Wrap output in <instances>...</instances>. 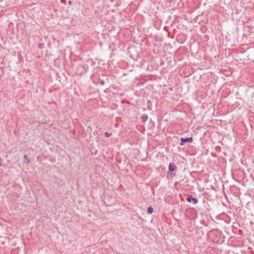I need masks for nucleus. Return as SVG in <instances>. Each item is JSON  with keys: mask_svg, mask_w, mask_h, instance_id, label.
Returning a JSON list of instances; mask_svg holds the SVG:
<instances>
[{"mask_svg": "<svg viewBox=\"0 0 254 254\" xmlns=\"http://www.w3.org/2000/svg\"><path fill=\"white\" fill-rule=\"evenodd\" d=\"M180 140L181 141V142L180 143V145H184L186 144V142H189V143L191 142L192 141V137H185V138L182 137V138H181Z\"/></svg>", "mask_w": 254, "mask_h": 254, "instance_id": "1", "label": "nucleus"}, {"mask_svg": "<svg viewBox=\"0 0 254 254\" xmlns=\"http://www.w3.org/2000/svg\"><path fill=\"white\" fill-rule=\"evenodd\" d=\"M77 68H78V71H80V73H84V72H86L87 70V65L85 64L83 66H81V65H80L79 66H78Z\"/></svg>", "mask_w": 254, "mask_h": 254, "instance_id": "2", "label": "nucleus"}, {"mask_svg": "<svg viewBox=\"0 0 254 254\" xmlns=\"http://www.w3.org/2000/svg\"><path fill=\"white\" fill-rule=\"evenodd\" d=\"M186 199L188 202L192 201L194 204H196L198 202V199L195 197H193L192 195L188 196Z\"/></svg>", "mask_w": 254, "mask_h": 254, "instance_id": "3", "label": "nucleus"}, {"mask_svg": "<svg viewBox=\"0 0 254 254\" xmlns=\"http://www.w3.org/2000/svg\"><path fill=\"white\" fill-rule=\"evenodd\" d=\"M177 169L176 165L174 163H170L169 166V170L170 172H173Z\"/></svg>", "mask_w": 254, "mask_h": 254, "instance_id": "4", "label": "nucleus"}, {"mask_svg": "<svg viewBox=\"0 0 254 254\" xmlns=\"http://www.w3.org/2000/svg\"><path fill=\"white\" fill-rule=\"evenodd\" d=\"M141 119L142 120V121L143 122H145L148 119V116L146 115V114H143L142 116H141Z\"/></svg>", "mask_w": 254, "mask_h": 254, "instance_id": "5", "label": "nucleus"}, {"mask_svg": "<svg viewBox=\"0 0 254 254\" xmlns=\"http://www.w3.org/2000/svg\"><path fill=\"white\" fill-rule=\"evenodd\" d=\"M24 159L25 160V162H26L27 163H29L30 162V160L26 154L24 155Z\"/></svg>", "mask_w": 254, "mask_h": 254, "instance_id": "6", "label": "nucleus"}, {"mask_svg": "<svg viewBox=\"0 0 254 254\" xmlns=\"http://www.w3.org/2000/svg\"><path fill=\"white\" fill-rule=\"evenodd\" d=\"M153 209L151 206L147 208V211L148 214H151L153 212Z\"/></svg>", "mask_w": 254, "mask_h": 254, "instance_id": "7", "label": "nucleus"}, {"mask_svg": "<svg viewBox=\"0 0 254 254\" xmlns=\"http://www.w3.org/2000/svg\"><path fill=\"white\" fill-rule=\"evenodd\" d=\"M112 134V133L111 132L109 133L108 132H105V133H104V135L106 137H110L111 135Z\"/></svg>", "mask_w": 254, "mask_h": 254, "instance_id": "8", "label": "nucleus"}, {"mask_svg": "<svg viewBox=\"0 0 254 254\" xmlns=\"http://www.w3.org/2000/svg\"><path fill=\"white\" fill-rule=\"evenodd\" d=\"M38 47L39 48H43L44 47V44L39 43L38 44Z\"/></svg>", "mask_w": 254, "mask_h": 254, "instance_id": "9", "label": "nucleus"}, {"mask_svg": "<svg viewBox=\"0 0 254 254\" xmlns=\"http://www.w3.org/2000/svg\"><path fill=\"white\" fill-rule=\"evenodd\" d=\"M238 176H234V175H233L232 176V178L235 180H237V179L235 177H238Z\"/></svg>", "mask_w": 254, "mask_h": 254, "instance_id": "10", "label": "nucleus"}, {"mask_svg": "<svg viewBox=\"0 0 254 254\" xmlns=\"http://www.w3.org/2000/svg\"><path fill=\"white\" fill-rule=\"evenodd\" d=\"M167 178H168V180L169 179H171L172 177V176H169V175H167Z\"/></svg>", "mask_w": 254, "mask_h": 254, "instance_id": "11", "label": "nucleus"}, {"mask_svg": "<svg viewBox=\"0 0 254 254\" xmlns=\"http://www.w3.org/2000/svg\"><path fill=\"white\" fill-rule=\"evenodd\" d=\"M68 3H69V4H70V3H71V1H69Z\"/></svg>", "mask_w": 254, "mask_h": 254, "instance_id": "12", "label": "nucleus"}, {"mask_svg": "<svg viewBox=\"0 0 254 254\" xmlns=\"http://www.w3.org/2000/svg\"><path fill=\"white\" fill-rule=\"evenodd\" d=\"M1 162H0V166L1 165Z\"/></svg>", "mask_w": 254, "mask_h": 254, "instance_id": "13", "label": "nucleus"}]
</instances>
